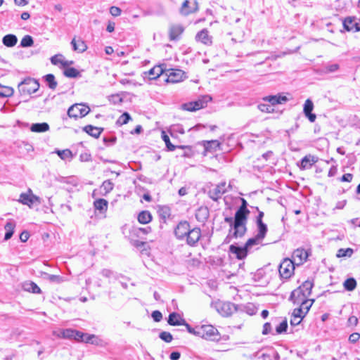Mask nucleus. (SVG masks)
Wrapping results in <instances>:
<instances>
[{
	"mask_svg": "<svg viewBox=\"0 0 360 360\" xmlns=\"http://www.w3.org/2000/svg\"><path fill=\"white\" fill-rule=\"evenodd\" d=\"M264 240L262 237H258L257 235H255L253 238H249L245 243L246 248L250 250L252 246L254 245H263L262 240Z\"/></svg>",
	"mask_w": 360,
	"mask_h": 360,
	"instance_id": "37",
	"label": "nucleus"
},
{
	"mask_svg": "<svg viewBox=\"0 0 360 360\" xmlns=\"http://www.w3.org/2000/svg\"><path fill=\"white\" fill-rule=\"evenodd\" d=\"M34 41L30 35H25L21 39L20 46L22 47H30L33 45Z\"/></svg>",
	"mask_w": 360,
	"mask_h": 360,
	"instance_id": "44",
	"label": "nucleus"
},
{
	"mask_svg": "<svg viewBox=\"0 0 360 360\" xmlns=\"http://www.w3.org/2000/svg\"><path fill=\"white\" fill-rule=\"evenodd\" d=\"M30 130L36 133L46 132L49 130V125L46 122L34 123L31 125Z\"/></svg>",
	"mask_w": 360,
	"mask_h": 360,
	"instance_id": "30",
	"label": "nucleus"
},
{
	"mask_svg": "<svg viewBox=\"0 0 360 360\" xmlns=\"http://www.w3.org/2000/svg\"><path fill=\"white\" fill-rule=\"evenodd\" d=\"M311 253L309 250H305L300 248L295 250L292 255V260L295 262V264L300 266L305 262Z\"/></svg>",
	"mask_w": 360,
	"mask_h": 360,
	"instance_id": "9",
	"label": "nucleus"
},
{
	"mask_svg": "<svg viewBox=\"0 0 360 360\" xmlns=\"http://www.w3.org/2000/svg\"><path fill=\"white\" fill-rule=\"evenodd\" d=\"M131 119V117L130 115L128 112H125L119 117L116 122V124L119 126H122L123 124H127Z\"/></svg>",
	"mask_w": 360,
	"mask_h": 360,
	"instance_id": "43",
	"label": "nucleus"
},
{
	"mask_svg": "<svg viewBox=\"0 0 360 360\" xmlns=\"http://www.w3.org/2000/svg\"><path fill=\"white\" fill-rule=\"evenodd\" d=\"M348 326H355L358 323V319L355 316H351L347 321Z\"/></svg>",
	"mask_w": 360,
	"mask_h": 360,
	"instance_id": "64",
	"label": "nucleus"
},
{
	"mask_svg": "<svg viewBox=\"0 0 360 360\" xmlns=\"http://www.w3.org/2000/svg\"><path fill=\"white\" fill-rule=\"evenodd\" d=\"M227 188H231V186L229 184L228 186H226V183L225 181L221 182L214 188L210 189L208 195L214 201H217L221 198L222 195L227 191Z\"/></svg>",
	"mask_w": 360,
	"mask_h": 360,
	"instance_id": "8",
	"label": "nucleus"
},
{
	"mask_svg": "<svg viewBox=\"0 0 360 360\" xmlns=\"http://www.w3.org/2000/svg\"><path fill=\"white\" fill-rule=\"evenodd\" d=\"M71 44L72 46L73 50L79 53H83L87 49L86 43L81 39H72Z\"/></svg>",
	"mask_w": 360,
	"mask_h": 360,
	"instance_id": "27",
	"label": "nucleus"
},
{
	"mask_svg": "<svg viewBox=\"0 0 360 360\" xmlns=\"http://www.w3.org/2000/svg\"><path fill=\"white\" fill-rule=\"evenodd\" d=\"M354 253L353 249L348 248L346 249L341 248L338 251L337 257H351Z\"/></svg>",
	"mask_w": 360,
	"mask_h": 360,
	"instance_id": "46",
	"label": "nucleus"
},
{
	"mask_svg": "<svg viewBox=\"0 0 360 360\" xmlns=\"http://www.w3.org/2000/svg\"><path fill=\"white\" fill-rule=\"evenodd\" d=\"M295 267V262L291 259L285 258L278 266L280 277L282 279L290 278L294 274Z\"/></svg>",
	"mask_w": 360,
	"mask_h": 360,
	"instance_id": "4",
	"label": "nucleus"
},
{
	"mask_svg": "<svg viewBox=\"0 0 360 360\" xmlns=\"http://www.w3.org/2000/svg\"><path fill=\"white\" fill-rule=\"evenodd\" d=\"M151 316L155 322H159L162 319V314L158 310L153 311L152 312Z\"/></svg>",
	"mask_w": 360,
	"mask_h": 360,
	"instance_id": "57",
	"label": "nucleus"
},
{
	"mask_svg": "<svg viewBox=\"0 0 360 360\" xmlns=\"http://www.w3.org/2000/svg\"><path fill=\"white\" fill-rule=\"evenodd\" d=\"M314 286L312 280L305 281L300 286L294 290L290 295V300L294 303L300 304V299L309 300L308 297L311 293V290Z\"/></svg>",
	"mask_w": 360,
	"mask_h": 360,
	"instance_id": "2",
	"label": "nucleus"
},
{
	"mask_svg": "<svg viewBox=\"0 0 360 360\" xmlns=\"http://www.w3.org/2000/svg\"><path fill=\"white\" fill-rule=\"evenodd\" d=\"M75 330L71 328L65 329L61 333L62 337L66 339H73Z\"/></svg>",
	"mask_w": 360,
	"mask_h": 360,
	"instance_id": "51",
	"label": "nucleus"
},
{
	"mask_svg": "<svg viewBox=\"0 0 360 360\" xmlns=\"http://www.w3.org/2000/svg\"><path fill=\"white\" fill-rule=\"evenodd\" d=\"M181 109L183 110H186V111H189V112L196 111L192 101L186 103H183L181 105Z\"/></svg>",
	"mask_w": 360,
	"mask_h": 360,
	"instance_id": "54",
	"label": "nucleus"
},
{
	"mask_svg": "<svg viewBox=\"0 0 360 360\" xmlns=\"http://www.w3.org/2000/svg\"><path fill=\"white\" fill-rule=\"evenodd\" d=\"M90 111L88 105L82 103H76L72 105L68 110V115L75 119L86 116Z\"/></svg>",
	"mask_w": 360,
	"mask_h": 360,
	"instance_id": "5",
	"label": "nucleus"
},
{
	"mask_svg": "<svg viewBox=\"0 0 360 360\" xmlns=\"http://www.w3.org/2000/svg\"><path fill=\"white\" fill-rule=\"evenodd\" d=\"M314 109V103L310 99L305 101L304 104L303 112L305 116L309 119L311 122H314L316 118L315 114L312 113Z\"/></svg>",
	"mask_w": 360,
	"mask_h": 360,
	"instance_id": "17",
	"label": "nucleus"
},
{
	"mask_svg": "<svg viewBox=\"0 0 360 360\" xmlns=\"http://www.w3.org/2000/svg\"><path fill=\"white\" fill-rule=\"evenodd\" d=\"M188 5L189 1L188 0H186L183 2L180 9L181 14H182L183 15H188L198 11V3L195 1L194 2L193 7L190 8Z\"/></svg>",
	"mask_w": 360,
	"mask_h": 360,
	"instance_id": "25",
	"label": "nucleus"
},
{
	"mask_svg": "<svg viewBox=\"0 0 360 360\" xmlns=\"http://www.w3.org/2000/svg\"><path fill=\"white\" fill-rule=\"evenodd\" d=\"M165 72H166L165 65H160L154 66L148 72H145V74L148 76L149 79H156Z\"/></svg>",
	"mask_w": 360,
	"mask_h": 360,
	"instance_id": "18",
	"label": "nucleus"
},
{
	"mask_svg": "<svg viewBox=\"0 0 360 360\" xmlns=\"http://www.w3.org/2000/svg\"><path fill=\"white\" fill-rule=\"evenodd\" d=\"M250 212H245L237 210L234 215V231H233L232 237L241 238L247 232V223Z\"/></svg>",
	"mask_w": 360,
	"mask_h": 360,
	"instance_id": "1",
	"label": "nucleus"
},
{
	"mask_svg": "<svg viewBox=\"0 0 360 360\" xmlns=\"http://www.w3.org/2000/svg\"><path fill=\"white\" fill-rule=\"evenodd\" d=\"M263 101L269 102L274 107L275 105L286 103L288 99L285 96L278 94L265 96L263 98Z\"/></svg>",
	"mask_w": 360,
	"mask_h": 360,
	"instance_id": "19",
	"label": "nucleus"
},
{
	"mask_svg": "<svg viewBox=\"0 0 360 360\" xmlns=\"http://www.w3.org/2000/svg\"><path fill=\"white\" fill-rule=\"evenodd\" d=\"M108 100L111 103H113L115 105L120 104L123 101L122 98L120 97V95L118 94L111 95L110 96H109Z\"/></svg>",
	"mask_w": 360,
	"mask_h": 360,
	"instance_id": "53",
	"label": "nucleus"
},
{
	"mask_svg": "<svg viewBox=\"0 0 360 360\" xmlns=\"http://www.w3.org/2000/svg\"><path fill=\"white\" fill-rule=\"evenodd\" d=\"M13 92L14 90L13 88L0 84V97L6 98L11 96L13 94Z\"/></svg>",
	"mask_w": 360,
	"mask_h": 360,
	"instance_id": "41",
	"label": "nucleus"
},
{
	"mask_svg": "<svg viewBox=\"0 0 360 360\" xmlns=\"http://www.w3.org/2000/svg\"><path fill=\"white\" fill-rule=\"evenodd\" d=\"M302 319L303 318H302V316H296L295 313L292 312V318L290 319V323H291V325L297 326L301 322Z\"/></svg>",
	"mask_w": 360,
	"mask_h": 360,
	"instance_id": "59",
	"label": "nucleus"
},
{
	"mask_svg": "<svg viewBox=\"0 0 360 360\" xmlns=\"http://www.w3.org/2000/svg\"><path fill=\"white\" fill-rule=\"evenodd\" d=\"M340 68V66L337 63L328 64L324 67L323 72L325 73H332L336 72Z\"/></svg>",
	"mask_w": 360,
	"mask_h": 360,
	"instance_id": "48",
	"label": "nucleus"
},
{
	"mask_svg": "<svg viewBox=\"0 0 360 360\" xmlns=\"http://www.w3.org/2000/svg\"><path fill=\"white\" fill-rule=\"evenodd\" d=\"M15 227V222L14 221H9L6 222V224L4 226V229L6 230V233L4 236L5 240H8L13 236Z\"/></svg>",
	"mask_w": 360,
	"mask_h": 360,
	"instance_id": "33",
	"label": "nucleus"
},
{
	"mask_svg": "<svg viewBox=\"0 0 360 360\" xmlns=\"http://www.w3.org/2000/svg\"><path fill=\"white\" fill-rule=\"evenodd\" d=\"M116 137L115 136H112V137H104L103 141V142L105 143V144L106 146H110V145H113L115 142H116Z\"/></svg>",
	"mask_w": 360,
	"mask_h": 360,
	"instance_id": "63",
	"label": "nucleus"
},
{
	"mask_svg": "<svg viewBox=\"0 0 360 360\" xmlns=\"http://www.w3.org/2000/svg\"><path fill=\"white\" fill-rule=\"evenodd\" d=\"M318 161V158L311 155H305L300 162V167L301 169H307L311 167V166L315 164Z\"/></svg>",
	"mask_w": 360,
	"mask_h": 360,
	"instance_id": "21",
	"label": "nucleus"
},
{
	"mask_svg": "<svg viewBox=\"0 0 360 360\" xmlns=\"http://www.w3.org/2000/svg\"><path fill=\"white\" fill-rule=\"evenodd\" d=\"M184 326H186V328L189 333L195 335L196 336L200 335V334L198 333L200 332V326H196L195 328H192L186 321V324H184Z\"/></svg>",
	"mask_w": 360,
	"mask_h": 360,
	"instance_id": "52",
	"label": "nucleus"
},
{
	"mask_svg": "<svg viewBox=\"0 0 360 360\" xmlns=\"http://www.w3.org/2000/svg\"><path fill=\"white\" fill-rule=\"evenodd\" d=\"M185 238L186 239V243L191 247H194L201 238V230L198 227L190 228Z\"/></svg>",
	"mask_w": 360,
	"mask_h": 360,
	"instance_id": "12",
	"label": "nucleus"
},
{
	"mask_svg": "<svg viewBox=\"0 0 360 360\" xmlns=\"http://www.w3.org/2000/svg\"><path fill=\"white\" fill-rule=\"evenodd\" d=\"M22 288L25 291L34 293L40 294L41 290L40 288L32 281H26L22 284Z\"/></svg>",
	"mask_w": 360,
	"mask_h": 360,
	"instance_id": "28",
	"label": "nucleus"
},
{
	"mask_svg": "<svg viewBox=\"0 0 360 360\" xmlns=\"http://www.w3.org/2000/svg\"><path fill=\"white\" fill-rule=\"evenodd\" d=\"M18 42V38L15 34H8L5 35L2 39V43L7 47H13Z\"/></svg>",
	"mask_w": 360,
	"mask_h": 360,
	"instance_id": "31",
	"label": "nucleus"
},
{
	"mask_svg": "<svg viewBox=\"0 0 360 360\" xmlns=\"http://www.w3.org/2000/svg\"><path fill=\"white\" fill-rule=\"evenodd\" d=\"M220 143L217 140L206 141L204 143L205 150L207 152H215L219 148Z\"/></svg>",
	"mask_w": 360,
	"mask_h": 360,
	"instance_id": "35",
	"label": "nucleus"
},
{
	"mask_svg": "<svg viewBox=\"0 0 360 360\" xmlns=\"http://www.w3.org/2000/svg\"><path fill=\"white\" fill-rule=\"evenodd\" d=\"M121 9L117 6H111L110 8V13L112 16L117 17L121 14Z\"/></svg>",
	"mask_w": 360,
	"mask_h": 360,
	"instance_id": "60",
	"label": "nucleus"
},
{
	"mask_svg": "<svg viewBox=\"0 0 360 360\" xmlns=\"http://www.w3.org/2000/svg\"><path fill=\"white\" fill-rule=\"evenodd\" d=\"M184 27L181 25H172L169 30V37L171 41L176 40L184 32Z\"/></svg>",
	"mask_w": 360,
	"mask_h": 360,
	"instance_id": "22",
	"label": "nucleus"
},
{
	"mask_svg": "<svg viewBox=\"0 0 360 360\" xmlns=\"http://www.w3.org/2000/svg\"><path fill=\"white\" fill-rule=\"evenodd\" d=\"M229 251L232 254L236 255L237 259H243L246 257L249 250L246 248L245 245L243 247L231 245L229 247Z\"/></svg>",
	"mask_w": 360,
	"mask_h": 360,
	"instance_id": "16",
	"label": "nucleus"
},
{
	"mask_svg": "<svg viewBox=\"0 0 360 360\" xmlns=\"http://www.w3.org/2000/svg\"><path fill=\"white\" fill-rule=\"evenodd\" d=\"M199 337L210 340H215L219 339V332L216 328L212 325H202L200 326Z\"/></svg>",
	"mask_w": 360,
	"mask_h": 360,
	"instance_id": "6",
	"label": "nucleus"
},
{
	"mask_svg": "<svg viewBox=\"0 0 360 360\" xmlns=\"http://www.w3.org/2000/svg\"><path fill=\"white\" fill-rule=\"evenodd\" d=\"M314 300H302L300 299V306L298 308H295L292 312L295 313L296 316H302L304 318L305 315L309 311L311 307L312 306Z\"/></svg>",
	"mask_w": 360,
	"mask_h": 360,
	"instance_id": "10",
	"label": "nucleus"
},
{
	"mask_svg": "<svg viewBox=\"0 0 360 360\" xmlns=\"http://www.w3.org/2000/svg\"><path fill=\"white\" fill-rule=\"evenodd\" d=\"M96 338V335H90L87 333H84V338H82V342H84L85 343H91L94 344L93 339Z\"/></svg>",
	"mask_w": 360,
	"mask_h": 360,
	"instance_id": "56",
	"label": "nucleus"
},
{
	"mask_svg": "<svg viewBox=\"0 0 360 360\" xmlns=\"http://www.w3.org/2000/svg\"><path fill=\"white\" fill-rule=\"evenodd\" d=\"M257 226V234L258 237L264 238L268 232L267 225L264 221H255Z\"/></svg>",
	"mask_w": 360,
	"mask_h": 360,
	"instance_id": "34",
	"label": "nucleus"
},
{
	"mask_svg": "<svg viewBox=\"0 0 360 360\" xmlns=\"http://www.w3.org/2000/svg\"><path fill=\"white\" fill-rule=\"evenodd\" d=\"M191 228L190 224L187 221H180L174 229V235L179 240H184L186 238L188 231Z\"/></svg>",
	"mask_w": 360,
	"mask_h": 360,
	"instance_id": "11",
	"label": "nucleus"
},
{
	"mask_svg": "<svg viewBox=\"0 0 360 360\" xmlns=\"http://www.w3.org/2000/svg\"><path fill=\"white\" fill-rule=\"evenodd\" d=\"M94 206L96 210L103 214L107 211L108 202L105 199L99 198L94 201Z\"/></svg>",
	"mask_w": 360,
	"mask_h": 360,
	"instance_id": "29",
	"label": "nucleus"
},
{
	"mask_svg": "<svg viewBox=\"0 0 360 360\" xmlns=\"http://www.w3.org/2000/svg\"><path fill=\"white\" fill-rule=\"evenodd\" d=\"M158 213L162 219L165 221L168 219L171 215V210L170 208L167 206H162L159 208Z\"/></svg>",
	"mask_w": 360,
	"mask_h": 360,
	"instance_id": "42",
	"label": "nucleus"
},
{
	"mask_svg": "<svg viewBox=\"0 0 360 360\" xmlns=\"http://www.w3.org/2000/svg\"><path fill=\"white\" fill-rule=\"evenodd\" d=\"M257 107L262 112L271 113L274 111V108L271 104L260 103Z\"/></svg>",
	"mask_w": 360,
	"mask_h": 360,
	"instance_id": "45",
	"label": "nucleus"
},
{
	"mask_svg": "<svg viewBox=\"0 0 360 360\" xmlns=\"http://www.w3.org/2000/svg\"><path fill=\"white\" fill-rule=\"evenodd\" d=\"M153 219L151 213L148 210L141 211L139 214L137 219L139 223L143 224H148Z\"/></svg>",
	"mask_w": 360,
	"mask_h": 360,
	"instance_id": "32",
	"label": "nucleus"
},
{
	"mask_svg": "<svg viewBox=\"0 0 360 360\" xmlns=\"http://www.w3.org/2000/svg\"><path fill=\"white\" fill-rule=\"evenodd\" d=\"M46 275H47V278L51 282L60 283L63 281V278L60 276L52 275V274H46Z\"/></svg>",
	"mask_w": 360,
	"mask_h": 360,
	"instance_id": "55",
	"label": "nucleus"
},
{
	"mask_svg": "<svg viewBox=\"0 0 360 360\" xmlns=\"http://www.w3.org/2000/svg\"><path fill=\"white\" fill-rule=\"evenodd\" d=\"M62 58H63V56L61 54L55 55L51 57V62L53 65H58L59 63L60 64V61L63 60V59H62Z\"/></svg>",
	"mask_w": 360,
	"mask_h": 360,
	"instance_id": "61",
	"label": "nucleus"
},
{
	"mask_svg": "<svg viewBox=\"0 0 360 360\" xmlns=\"http://www.w3.org/2000/svg\"><path fill=\"white\" fill-rule=\"evenodd\" d=\"M114 188V184L110 180H105L101 185V188L105 191V194L109 193Z\"/></svg>",
	"mask_w": 360,
	"mask_h": 360,
	"instance_id": "47",
	"label": "nucleus"
},
{
	"mask_svg": "<svg viewBox=\"0 0 360 360\" xmlns=\"http://www.w3.org/2000/svg\"><path fill=\"white\" fill-rule=\"evenodd\" d=\"M83 131L94 138H98L103 131V128L94 127L89 124L83 127Z\"/></svg>",
	"mask_w": 360,
	"mask_h": 360,
	"instance_id": "26",
	"label": "nucleus"
},
{
	"mask_svg": "<svg viewBox=\"0 0 360 360\" xmlns=\"http://www.w3.org/2000/svg\"><path fill=\"white\" fill-rule=\"evenodd\" d=\"M224 221L230 225L231 229L229 230V234L232 232V231H234V217L233 218L231 217H226L224 218Z\"/></svg>",
	"mask_w": 360,
	"mask_h": 360,
	"instance_id": "58",
	"label": "nucleus"
},
{
	"mask_svg": "<svg viewBox=\"0 0 360 360\" xmlns=\"http://www.w3.org/2000/svg\"><path fill=\"white\" fill-rule=\"evenodd\" d=\"M288 328V323L286 320H283L280 324L276 328V332L277 334H281L285 333Z\"/></svg>",
	"mask_w": 360,
	"mask_h": 360,
	"instance_id": "49",
	"label": "nucleus"
},
{
	"mask_svg": "<svg viewBox=\"0 0 360 360\" xmlns=\"http://www.w3.org/2000/svg\"><path fill=\"white\" fill-rule=\"evenodd\" d=\"M166 71V75L167 76V80L172 83L180 82L182 79L183 75L184 74L182 70L179 69H171Z\"/></svg>",
	"mask_w": 360,
	"mask_h": 360,
	"instance_id": "15",
	"label": "nucleus"
},
{
	"mask_svg": "<svg viewBox=\"0 0 360 360\" xmlns=\"http://www.w3.org/2000/svg\"><path fill=\"white\" fill-rule=\"evenodd\" d=\"M159 337L161 340L166 342H171L173 340L172 334L169 332L163 331L160 333Z\"/></svg>",
	"mask_w": 360,
	"mask_h": 360,
	"instance_id": "50",
	"label": "nucleus"
},
{
	"mask_svg": "<svg viewBox=\"0 0 360 360\" xmlns=\"http://www.w3.org/2000/svg\"><path fill=\"white\" fill-rule=\"evenodd\" d=\"M44 79L47 83L49 89L55 90L57 87L58 83L56 81L55 76L53 74H48L44 76Z\"/></svg>",
	"mask_w": 360,
	"mask_h": 360,
	"instance_id": "38",
	"label": "nucleus"
},
{
	"mask_svg": "<svg viewBox=\"0 0 360 360\" xmlns=\"http://www.w3.org/2000/svg\"><path fill=\"white\" fill-rule=\"evenodd\" d=\"M18 201L29 207H32L34 205H40L41 199L39 197L34 195L30 188L28 189L27 193H22L20 195Z\"/></svg>",
	"mask_w": 360,
	"mask_h": 360,
	"instance_id": "7",
	"label": "nucleus"
},
{
	"mask_svg": "<svg viewBox=\"0 0 360 360\" xmlns=\"http://www.w3.org/2000/svg\"><path fill=\"white\" fill-rule=\"evenodd\" d=\"M63 75L69 78H77L80 77V72L75 68H67L64 72Z\"/></svg>",
	"mask_w": 360,
	"mask_h": 360,
	"instance_id": "39",
	"label": "nucleus"
},
{
	"mask_svg": "<svg viewBox=\"0 0 360 360\" xmlns=\"http://www.w3.org/2000/svg\"><path fill=\"white\" fill-rule=\"evenodd\" d=\"M195 40L207 46L212 44V37L209 35V32L207 29H203L198 32L195 35Z\"/></svg>",
	"mask_w": 360,
	"mask_h": 360,
	"instance_id": "20",
	"label": "nucleus"
},
{
	"mask_svg": "<svg viewBox=\"0 0 360 360\" xmlns=\"http://www.w3.org/2000/svg\"><path fill=\"white\" fill-rule=\"evenodd\" d=\"M344 29L348 32L360 31V23L354 18L347 17L343 21Z\"/></svg>",
	"mask_w": 360,
	"mask_h": 360,
	"instance_id": "14",
	"label": "nucleus"
},
{
	"mask_svg": "<svg viewBox=\"0 0 360 360\" xmlns=\"http://www.w3.org/2000/svg\"><path fill=\"white\" fill-rule=\"evenodd\" d=\"M162 139L165 141L167 150L169 151H174L176 148H184L187 147L185 146H174L172 144L169 137L165 131L162 132Z\"/></svg>",
	"mask_w": 360,
	"mask_h": 360,
	"instance_id": "36",
	"label": "nucleus"
},
{
	"mask_svg": "<svg viewBox=\"0 0 360 360\" xmlns=\"http://www.w3.org/2000/svg\"><path fill=\"white\" fill-rule=\"evenodd\" d=\"M217 310L222 316H229L237 311V307L232 302H225L219 304Z\"/></svg>",
	"mask_w": 360,
	"mask_h": 360,
	"instance_id": "13",
	"label": "nucleus"
},
{
	"mask_svg": "<svg viewBox=\"0 0 360 360\" xmlns=\"http://www.w3.org/2000/svg\"><path fill=\"white\" fill-rule=\"evenodd\" d=\"M272 331L271 325L270 323L266 322L263 326L262 334L267 335L271 333Z\"/></svg>",
	"mask_w": 360,
	"mask_h": 360,
	"instance_id": "62",
	"label": "nucleus"
},
{
	"mask_svg": "<svg viewBox=\"0 0 360 360\" xmlns=\"http://www.w3.org/2000/svg\"><path fill=\"white\" fill-rule=\"evenodd\" d=\"M356 281L354 278H349L344 281L343 286L346 290L352 291L356 288Z\"/></svg>",
	"mask_w": 360,
	"mask_h": 360,
	"instance_id": "40",
	"label": "nucleus"
},
{
	"mask_svg": "<svg viewBox=\"0 0 360 360\" xmlns=\"http://www.w3.org/2000/svg\"><path fill=\"white\" fill-rule=\"evenodd\" d=\"M39 88V83L35 79L27 77L21 82L18 89L22 96H27L35 93Z\"/></svg>",
	"mask_w": 360,
	"mask_h": 360,
	"instance_id": "3",
	"label": "nucleus"
},
{
	"mask_svg": "<svg viewBox=\"0 0 360 360\" xmlns=\"http://www.w3.org/2000/svg\"><path fill=\"white\" fill-rule=\"evenodd\" d=\"M212 101V97L208 95L201 96L198 100L192 101L195 109L198 110L207 106V103Z\"/></svg>",
	"mask_w": 360,
	"mask_h": 360,
	"instance_id": "24",
	"label": "nucleus"
},
{
	"mask_svg": "<svg viewBox=\"0 0 360 360\" xmlns=\"http://www.w3.org/2000/svg\"><path fill=\"white\" fill-rule=\"evenodd\" d=\"M167 322L170 326H184L185 319L178 313L172 312L169 315Z\"/></svg>",
	"mask_w": 360,
	"mask_h": 360,
	"instance_id": "23",
	"label": "nucleus"
}]
</instances>
